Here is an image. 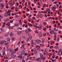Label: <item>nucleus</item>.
I'll return each instance as SVG.
<instances>
[{
  "label": "nucleus",
  "instance_id": "f257e3e1",
  "mask_svg": "<svg viewBox=\"0 0 62 62\" xmlns=\"http://www.w3.org/2000/svg\"><path fill=\"white\" fill-rule=\"evenodd\" d=\"M22 37L24 39H26L27 38V35L25 34L24 33L22 34Z\"/></svg>",
  "mask_w": 62,
  "mask_h": 62
},
{
  "label": "nucleus",
  "instance_id": "f03ea898",
  "mask_svg": "<svg viewBox=\"0 0 62 62\" xmlns=\"http://www.w3.org/2000/svg\"><path fill=\"white\" fill-rule=\"evenodd\" d=\"M51 9L53 10V11H54L55 10V9H56V7L53 6L52 7Z\"/></svg>",
  "mask_w": 62,
  "mask_h": 62
},
{
  "label": "nucleus",
  "instance_id": "7ed1b4c3",
  "mask_svg": "<svg viewBox=\"0 0 62 62\" xmlns=\"http://www.w3.org/2000/svg\"><path fill=\"white\" fill-rule=\"evenodd\" d=\"M35 41V42H36L37 43L39 44L40 43H41V40H38L37 41Z\"/></svg>",
  "mask_w": 62,
  "mask_h": 62
},
{
  "label": "nucleus",
  "instance_id": "20e7f679",
  "mask_svg": "<svg viewBox=\"0 0 62 62\" xmlns=\"http://www.w3.org/2000/svg\"><path fill=\"white\" fill-rule=\"evenodd\" d=\"M4 50L3 51V55L4 56L5 54H6V50H5V48H4Z\"/></svg>",
  "mask_w": 62,
  "mask_h": 62
},
{
  "label": "nucleus",
  "instance_id": "39448f33",
  "mask_svg": "<svg viewBox=\"0 0 62 62\" xmlns=\"http://www.w3.org/2000/svg\"><path fill=\"white\" fill-rule=\"evenodd\" d=\"M50 33L51 35H53L54 34V31L53 30H51L50 31Z\"/></svg>",
  "mask_w": 62,
  "mask_h": 62
},
{
  "label": "nucleus",
  "instance_id": "423d86ee",
  "mask_svg": "<svg viewBox=\"0 0 62 62\" xmlns=\"http://www.w3.org/2000/svg\"><path fill=\"white\" fill-rule=\"evenodd\" d=\"M25 53V51L24 50H22L21 52V55H23Z\"/></svg>",
  "mask_w": 62,
  "mask_h": 62
},
{
  "label": "nucleus",
  "instance_id": "0eeeda50",
  "mask_svg": "<svg viewBox=\"0 0 62 62\" xmlns=\"http://www.w3.org/2000/svg\"><path fill=\"white\" fill-rule=\"evenodd\" d=\"M4 21L5 22H8L9 21V18H7L6 19L4 20Z\"/></svg>",
  "mask_w": 62,
  "mask_h": 62
},
{
  "label": "nucleus",
  "instance_id": "6e6552de",
  "mask_svg": "<svg viewBox=\"0 0 62 62\" xmlns=\"http://www.w3.org/2000/svg\"><path fill=\"white\" fill-rule=\"evenodd\" d=\"M22 32V31H18L17 32V34L18 35H20V34H21Z\"/></svg>",
  "mask_w": 62,
  "mask_h": 62
},
{
  "label": "nucleus",
  "instance_id": "1a4fd4ad",
  "mask_svg": "<svg viewBox=\"0 0 62 62\" xmlns=\"http://www.w3.org/2000/svg\"><path fill=\"white\" fill-rule=\"evenodd\" d=\"M34 53L35 54H37V49H36V48H34Z\"/></svg>",
  "mask_w": 62,
  "mask_h": 62
},
{
  "label": "nucleus",
  "instance_id": "9d476101",
  "mask_svg": "<svg viewBox=\"0 0 62 62\" xmlns=\"http://www.w3.org/2000/svg\"><path fill=\"white\" fill-rule=\"evenodd\" d=\"M39 54H40V57H41V59H42V58H43V55L41 53H40Z\"/></svg>",
  "mask_w": 62,
  "mask_h": 62
},
{
  "label": "nucleus",
  "instance_id": "9b49d317",
  "mask_svg": "<svg viewBox=\"0 0 62 62\" xmlns=\"http://www.w3.org/2000/svg\"><path fill=\"white\" fill-rule=\"evenodd\" d=\"M18 57L19 58H21L22 59H23L24 58V56H18Z\"/></svg>",
  "mask_w": 62,
  "mask_h": 62
},
{
  "label": "nucleus",
  "instance_id": "f8f14e48",
  "mask_svg": "<svg viewBox=\"0 0 62 62\" xmlns=\"http://www.w3.org/2000/svg\"><path fill=\"white\" fill-rule=\"evenodd\" d=\"M9 32H8L6 33V34H5V37H8V36H9Z\"/></svg>",
  "mask_w": 62,
  "mask_h": 62
},
{
  "label": "nucleus",
  "instance_id": "ddd939ff",
  "mask_svg": "<svg viewBox=\"0 0 62 62\" xmlns=\"http://www.w3.org/2000/svg\"><path fill=\"white\" fill-rule=\"evenodd\" d=\"M36 61H41V59L40 58H38L36 59Z\"/></svg>",
  "mask_w": 62,
  "mask_h": 62
},
{
  "label": "nucleus",
  "instance_id": "4468645a",
  "mask_svg": "<svg viewBox=\"0 0 62 62\" xmlns=\"http://www.w3.org/2000/svg\"><path fill=\"white\" fill-rule=\"evenodd\" d=\"M39 36L40 38H41V37H42V33H40V32L39 33Z\"/></svg>",
  "mask_w": 62,
  "mask_h": 62
},
{
  "label": "nucleus",
  "instance_id": "2eb2a0df",
  "mask_svg": "<svg viewBox=\"0 0 62 62\" xmlns=\"http://www.w3.org/2000/svg\"><path fill=\"white\" fill-rule=\"evenodd\" d=\"M15 26H19V24L18 23H16L15 24Z\"/></svg>",
  "mask_w": 62,
  "mask_h": 62
},
{
  "label": "nucleus",
  "instance_id": "dca6fc26",
  "mask_svg": "<svg viewBox=\"0 0 62 62\" xmlns=\"http://www.w3.org/2000/svg\"><path fill=\"white\" fill-rule=\"evenodd\" d=\"M15 54V51H14V50H13L11 52V54Z\"/></svg>",
  "mask_w": 62,
  "mask_h": 62
},
{
  "label": "nucleus",
  "instance_id": "f3484780",
  "mask_svg": "<svg viewBox=\"0 0 62 62\" xmlns=\"http://www.w3.org/2000/svg\"><path fill=\"white\" fill-rule=\"evenodd\" d=\"M11 56L12 57H14V58H15V57H16V55L15 54H14V55L12 54Z\"/></svg>",
  "mask_w": 62,
  "mask_h": 62
},
{
  "label": "nucleus",
  "instance_id": "a211bd4d",
  "mask_svg": "<svg viewBox=\"0 0 62 62\" xmlns=\"http://www.w3.org/2000/svg\"><path fill=\"white\" fill-rule=\"evenodd\" d=\"M9 4L10 5H13V4L12 2H9Z\"/></svg>",
  "mask_w": 62,
  "mask_h": 62
},
{
  "label": "nucleus",
  "instance_id": "6ab92c4d",
  "mask_svg": "<svg viewBox=\"0 0 62 62\" xmlns=\"http://www.w3.org/2000/svg\"><path fill=\"white\" fill-rule=\"evenodd\" d=\"M18 51V48L17 47L16 49H15L14 50V51L15 52H16V51Z\"/></svg>",
  "mask_w": 62,
  "mask_h": 62
},
{
  "label": "nucleus",
  "instance_id": "aec40b11",
  "mask_svg": "<svg viewBox=\"0 0 62 62\" xmlns=\"http://www.w3.org/2000/svg\"><path fill=\"white\" fill-rule=\"evenodd\" d=\"M4 15L5 16V17H7V16H8V14L7 13H4Z\"/></svg>",
  "mask_w": 62,
  "mask_h": 62
},
{
  "label": "nucleus",
  "instance_id": "412c9836",
  "mask_svg": "<svg viewBox=\"0 0 62 62\" xmlns=\"http://www.w3.org/2000/svg\"><path fill=\"white\" fill-rule=\"evenodd\" d=\"M0 29L1 30V32H2V33L4 32V31L3 30V28H0Z\"/></svg>",
  "mask_w": 62,
  "mask_h": 62
},
{
  "label": "nucleus",
  "instance_id": "4be33fe9",
  "mask_svg": "<svg viewBox=\"0 0 62 62\" xmlns=\"http://www.w3.org/2000/svg\"><path fill=\"white\" fill-rule=\"evenodd\" d=\"M12 50H13V49H12V48H10L9 49V52H11Z\"/></svg>",
  "mask_w": 62,
  "mask_h": 62
},
{
  "label": "nucleus",
  "instance_id": "5701e85b",
  "mask_svg": "<svg viewBox=\"0 0 62 62\" xmlns=\"http://www.w3.org/2000/svg\"><path fill=\"white\" fill-rule=\"evenodd\" d=\"M43 17V14H40V18H42Z\"/></svg>",
  "mask_w": 62,
  "mask_h": 62
},
{
  "label": "nucleus",
  "instance_id": "b1692460",
  "mask_svg": "<svg viewBox=\"0 0 62 62\" xmlns=\"http://www.w3.org/2000/svg\"><path fill=\"white\" fill-rule=\"evenodd\" d=\"M45 59H46V57L45 56H44L43 58V61H44L45 60Z\"/></svg>",
  "mask_w": 62,
  "mask_h": 62
},
{
  "label": "nucleus",
  "instance_id": "393cba45",
  "mask_svg": "<svg viewBox=\"0 0 62 62\" xmlns=\"http://www.w3.org/2000/svg\"><path fill=\"white\" fill-rule=\"evenodd\" d=\"M24 44H23L22 46V48H24Z\"/></svg>",
  "mask_w": 62,
  "mask_h": 62
},
{
  "label": "nucleus",
  "instance_id": "a878e982",
  "mask_svg": "<svg viewBox=\"0 0 62 62\" xmlns=\"http://www.w3.org/2000/svg\"><path fill=\"white\" fill-rule=\"evenodd\" d=\"M35 28L36 29H37V28H39H39H40V27H39V26H37L36 25V28Z\"/></svg>",
  "mask_w": 62,
  "mask_h": 62
},
{
  "label": "nucleus",
  "instance_id": "bb28decb",
  "mask_svg": "<svg viewBox=\"0 0 62 62\" xmlns=\"http://www.w3.org/2000/svg\"><path fill=\"white\" fill-rule=\"evenodd\" d=\"M30 40H30V39L29 38H28L27 39V41H28V42L29 41H30Z\"/></svg>",
  "mask_w": 62,
  "mask_h": 62
},
{
  "label": "nucleus",
  "instance_id": "cd10ccee",
  "mask_svg": "<svg viewBox=\"0 0 62 62\" xmlns=\"http://www.w3.org/2000/svg\"><path fill=\"white\" fill-rule=\"evenodd\" d=\"M12 35H13V33H12V32H11L10 33V37H12Z\"/></svg>",
  "mask_w": 62,
  "mask_h": 62
},
{
  "label": "nucleus",
  "instance_id": "c85d7f7f",
  "mask_svg": "<svg viewBox=\"0 0 62 62\" xmlns=\"http://www.w3.org/2000/svg\"><path fill=\"white\" fill-rule=\"evenodd\" d=\"M0 6L4 7V5L3 4H2Z\"/></svg>",
  "mask_w": 62,
  "mask_h": 62
},
{
  "label": "nucleus",
  "instance_id": "c756f323",
  "mask_svg": "<svg viewBox=\"0 0 62 62\" xmlns=\"http://www.w3.org/2000/svg\"><path fill=\"white\" fill-rule=\"evenodd\" d=\"M0 44L1 45L2 44H3L4 43L3 41H1L0 42Z\"/></svg>",
  "mask_w": 62,
  "mask_h": 62
},
{
  "label": "nucleus",
  "instance_id": "7c9ffc66",
  "mask_svg": "<svg viewBox=\"0 0 62 62\" xmlns=\"http://www.w3.org/2000/svg\"><path fill=\"white\" fill-rule=\"evenodd\" d=\"M52 61L53 62H55V61H56V60L55 59L54 60H52Z\"/></svg>",
  "mask_w": 62,
  "mask_h": 62
},
{
  "label": "nucleus",
  "instance_id": "2f4dec72",
  "mask_svg": "<svg viewBox=\"0 0 62 62\" xmlns=\"http://www.w3.org/2000/svg\"><path fill=\"white\" fill-rule=\"evenodd\" d=\"M9 43H7L5 44V45H8V44H9Z\"/></svg>",
  "mask_w": 62,
  "mask_h": 62
},
{
  "label": "nucleus",
  "instance_id": "473e14b6",
  "mask_svg": "<svg viewBox=\"0 0 62 62\" xmlns=\"http://www.w3.org/2000/svg\"><path fill=\"white\" fill-rule=\"evenodd\" d=\"M37 26V24H36V25H35V24H34L33 25V26L34 27H35V28H36V26Z\"/></svg>",
  "mask_w": 62,
  "mask_h": 62
},
{
  "label": "nucleus",
  "instance_id": "72a5a7b5",
  "mask_svg": "<svg viewBox=\"0 0 62 62\" xmlns=\"http://www.w3.org/2000/svg\"><path fill=\"white\" fill-rule=\"evenodd\" d=\"M24 56H27V53H25L24 54Z\"/></svg>",
  "mask_w": 62,
  "mask_h": 62
},
{
  "label": "nucleus",
  "instance_id": "f704fd0d",
  "mask_svg": "<svg viewBox=\"0 0 62 62\" xmlns=\"http://www.w3.org/2000/svg\"><path fill=\"white\" fill-rule=\"evenodd\" d=\"M28 31L30 32L31 31V30L30 29H28Z\"/></svg>",
  "mask_w": 62,
  "mask_h": 62
},
{
  "label": "nucleus",
  "instance_id": "c9c22d12",
  "mask_svg": "<svg viewBox=\"0 0 62 62\" xmlns=\"http://www.w3.org/2000/svg\"><path fill=\"white\" fill-rule=\"evenodd\" d=\"M10 39L9 38H8V41H10Z\"/></svg>",
  "mask_w": 62,
  "mask_h": 62
},
{
  "label": "nucleus",
  "instance_id": "e433bc0d",
  "mask_svg": "<svg viewBox=\"0 0 62 62\" xmlns=\"http://www.w3.org/2000/svg\"><path fill=\"white\" fill-rule=\"evenodd\" d=\"M33 25L31 23H30L29 25V26H32Z\"/></svg>",
  "mask_w": 62,
  "mask_h": 62
},
{
  "label": "nucleus",
  "instance_id": "4c0bfd02",
  "mask_svg": "<svg viewBox=\"0 0 62 62\" xmlns=\"http://www.w3.org/2000/svg\"><path fill=\"white\" fill-rule=\"evenodd\" d=\"M3 18V16H2L1 15H0V18L2 19Z\"/></svg>",
  "mask_w": 62,
  "mask_h": 62
},
{
  "label": "nucleus",
  "instance_id": "58836bf2",
  "mask_svg": "<svg viewBox=\"0 0 62 62\" xmlns=\"http://www.w3.org/2000/svg\"><path fill=\"white\" fill-rule=\"evenodd\" d=\"M40 3L42 4V5H43V3H42V1L41 0H40Z\"/></svg>",
  "mask_w": 62,
  "mask_h": 62
},
{
  "label": "nucleus",
  "instance_id": "ea45409f",
  "mask_svg": "<svg viewBox=\"0 0 62 62\" xmlns=\"http://www.w3.org/2000/svg\"><path fill=\"white\" fill-rule=\"evenodd\" d=\"M44 42H45V40H43V41H42V43H44Z\"/></svg>",
  "mask_w": 62,
  "mask_h": 62
},
{
  "label": "nucleus",
  "instance_id": "a19ab883",
  "mask_svg": "<svg viewBox=\"0 0 62 62\" xmlns=\"http://www.w3.org/2000/svg\"><path fill=\"white\" fill-rule=\"evenodd\" d=\"M56 40H57V42H58V41H59V38H58Z\"/></svg>",
  "mask_w": 62,
  "mask_h": 62
},
{
  "label": "nucleus",
  "instance_id": "79ce46f5",
  "mask_svg": "<svg viewBox=\"0 0 62 62\" xmlns=\"http://www.w3.org/2000/svg\"><path fill=\"white\" fill-rule=\"evenodd\" d=\"M62 52V49H60L59 50V52Z\"/></svg>",
  "mask_w": 62,
  "mask_h": 62
},
{
  "label": "nucleus",
  "instance_id": "37998d69",
  "mask_svg": "<svg viewBox=\"0 0 62 62\" xmlns=\"http://www.w3.org/2000/svg\"><path fill=\"white\" fill-rule=\"evenodd\" d=\"M3 25H4L5 26V25H6V23L3 22Z\"/></svg>",
  "mask_w": 62,
  "mask_h": 62
},
{
  "label": "nucleus",
  "instance_id": "c03bdc74",
  "mask_svg": "<svg viewBox=\"0 0 62 62\" xmlns=\"http://www.w3.org/2000/svg\"><path fill=\"white\" fill-rule=\"evenodd\" d=\"M58 55H59L60 56V55H61V54L60 53H59V52L58 53Z\"/></svg>",
  "mask_w": 62,
  "mask_h": 62
},
{
  "label": "nucleus",
  "instance_id": "a18cd8bd",
  "mask_svg": "<svg viewBox=\"0 0 62 62\" xmlns=\"http://www.w3.org/2000/svg\"><path fill=\"white\" fill-rule=\"evenodd\" d=\"M31 43H34V41L33 40H32L31 41Z\"/></svg>",
  "mask_w": 62,
  "mask_h": 62
},
{
  "label": "nucleus",
  "instance_id": "49530a36",
  "mask_svg": "<svg viewBox=\"0 0 62 62\" xmlns=\"http://www.w3.org/2000/svg\"><path fill=\"white\" fill-rule=\"evenodd\" d=\"M38 5H39V6L40 5V4L39 2H38Z\"/></svg>",
  "mask_w": 62,
  "mask_h": 62
},
{
  "label": "nucleus",
  "instance_id": "de8ad7c7",
  "mask_svg": "<svg viewBox=\"0 0 62 62\" xmlns=\"http://www.w3.org/2000/svg\"><path fill=\"white\" fill-rule=\"evenodd\" d=\"M21 43V42L19 41L18 43V45H20V43Z\"/></svg>",
  "mask_w": 62,
  "mask_h": 62
},
{
  "label": "nucleus",
  "instance_id": "09e8293b",
  "mask_svg": "<svg viewBox=\"0 0 62 62\" xmlns=\"http://www.w3.org/2000/svg\"><path fill=\"white\" fill-rule=\"evenodd\" d=\"M32 44H33V45H36V43L33 42V43H32Z\"/></svg>",
  "mask_w": 62,
  "mask_h": 62
},
{
  "label": "nucleus",
  "instance_id": "8fccbe9b",
  "mask_svg": "<svg viewBox=\"0 0 62 62\" xmlns=\"http://www.w3.org/2000/svg\"><path fill=\"white\" fill-rule=\"evenodd\" d=\"M27 27H28V26H27V24H26L25 26V27L26 28H27Z\"/></svg>",
  "mask_w": 62,
  "mask_h": 62
},
{
  "label": "nucleus",
  "instance_id": "3c124183",
  "mask_svg": "<svg viewBox=\"0 0 62 62\" xmlns=\"http://www.w3.org/2000/svg\"><path fill=\"white\" fill-rule=\"evenodd\" d=\"M29 39L31 40L32 39V36H31L29 38Z\"/></svg>",
  "mask_w": 62,
  "mask_h": 62
},
{
  "label": "nucleus",
  "instance_id": "603ef678",
  "mask_svg": "<svg viewBox=\"0 0 62 62\" xmlns=\"http://www.w3.org/2000/svg\"><path fill=\"white\" fill-rule=\"evenodd\" d=\"M18 29H20V30H22V29H23L21 28H19Z\"/></svg>",
  "mask_w": 62,
  "mask_h": 62
},
{
  "label": "nucleus",
  "instance_id": "864d4df0",
  "mask_svg": "<svg viewBox=\"0 0 62 62\" xmlns=\"http://www.w3.org/2000/svg\"><path fill=\"white\" fill-rule=\"evenodd\" d=\"M1 9H3L4 7H2V6H1Z\"/></svg>",
  "mask_w": 62,
  "mask_h": 62
},
{
  "label": "nucleus",
  "instance_id": "5fc2aeb1",
  "mask_svg": "<svg viewBox=\"0 0 62 62\" xmlns=\"http://www.w3.org/2000/svg\"><path fill=\"white\" fill-rule=\"evenodd\" d=\"M44 24L45 25H46V24H47V23L46 22H44Z\"/></svg>",
  "mask_w": 62,
  "mask_h": 62
},
{
  "label": "nucleus",
  "instance_id": "6e6d98bb",
  "mask_svg": "<svg viewBox=\"0 0 62 62\" xmlns=\"http://www.w3.org/2000/svg\"><path fill=\"white\" fill-rule=\"evenodd\" d=\"M30 60H32V57H30Z\"/></svg>",
  "mask_w": 62,
  "mask_h": 62
},
{
  "label": "nucleus",
  "instance_id": "4d7b16f0",
  "mask_svg": "<svg viewBox=\"0 0 62 62\" xmlns=\"http://www.w3.org/2000/svg\"><path fill=\"white\" fill-rule=\"evenodd\" d=\"M25 32L26 33H28V31H27V30H26L25 31Z\"/></svg>",
  "mask_w": 62,
  "mask_h": 62
},
{
  "label": "nucleus",
  "instance_id": "13d9d810",
  "mask_svg": "<svg viewBox=\"0 0 62 62\" xmlns=\"http://www.w3.org/2000/svg\"><path fill=\"white\" fill-rule=\"evenodd\" d=\"M31 16H32L31 15H30V16H29V18H30V17H31Z\"/></svg>",
  "mask_w": 62,
  "mask_h": 62
},
{
  "label": "nucleus",
  "instance_id": "bf43d9fd",
  "mask_svg": "<svg viewBox=\"0 0 62 62\" xmlns=\"http://www.w3.org/2000/svg\"><path fill=\"white\" fill-rule=\"evenodd\" d=\"M3 42L4 43H5V42H7V41L5 40H4V41H3Z\"/></svg>",
  "mask_w": 62,
  "mask_h": 62
},
{
  "label": "nucleus",
  "instance_id": "052dcab7",
  "mask_svg": "<svg viewBox=\"0 0 62 62\" xmlns=\"http://www.w3.org/2000/svg\"><path fill=\"white\" fill-rule=\"evenodd\" d=\"M12 40H14V37H12Z\"/></svg>",
  "mask_w": 62,
  "mask_h": 62
},
{
  "label": "nucleus",
  "instance_id": "680f3d73",
  "mask_svg": "<svg viewBox=\"0 0 62 62\" xmlns=\"http://www.w3.org/2000/svg\"><path fill=\"white\" fill-rule=\"evenodd\" d=\"M22 61L23 62H25V60H24V59H23L22 60Z\"/></svg>",
  "mask_w": 62,
  "mask_h": 62
},
{
  "label": "nucleus",
  "instance_id": "e2e57ef3",
  "mask_svg": "<svg viewBox=\"0 0 62 62\" xmlns=\"http://www.w3.org/2000/svg\"><path fill=\"white\" fill-rule=\"evenodd\" d=\"M24 18H26V16H25V15H24Z\"/></svg>",
  "mask_w": 62,
  "mask_h": 62
},
{
  "label": "nucleus",
  "instance_id": "0e129e2a",
  "mask_svg": "<svg viewBox=\"0 0 62 62\" xmlns=\"http://www.w3.org/2000/svg\"><path fill=\"white\" fill-rule=\"evenodd\" d=\"M4 62H8V60H6Z\"/></svg>",
  "mask_w": 62,
  "mask_h": 62
},
{
  "label": "nucleus",
  "instance_id": "69168bd1",
  "mask_svg": "<svg viewBox=\"0 0 62 62\" xmlns=\"http://www.w3.org/2000/svg\"><path fill=\"white\" fill-rule=\"evenodd\" d=\"M56 5H57V8H58V7H59V5H58V4H57Z\"/></svg>",
  "mask_w": 62,
  "mask_h": 62
},
{
  "label": "nucleus",
  "instance_id": "338daca9",
  "mask_svg": "<svg viewBox=\"0 0 62 62\" xmlns=\"http://www.w3.org/2000/svg\"><path fill=\"white\" fill-rule=\"evenodd\" d=\"M44 52L46 53V49H45V50L44 51Z\"/></svg>",
  "mask_w": 62,
  "mask_h": 62
},
{
  "label": "nucleus",
  "instance_id": "774afa93",
  "mask_svg": "<svg viewBox=\"0 0 62 62\" xmlns=\"http://www.w3.org/2000/svg\"><path fill=\"white\" fill-rule=\"evenodd\" d=\"M8 59H11V57H10V58H8Z\"/></svg>",
  "mask_w": 62,
  "mask_h": 62
}]
</instances>
